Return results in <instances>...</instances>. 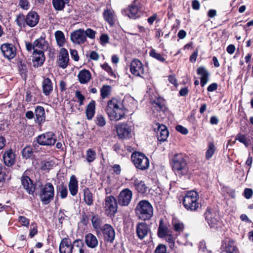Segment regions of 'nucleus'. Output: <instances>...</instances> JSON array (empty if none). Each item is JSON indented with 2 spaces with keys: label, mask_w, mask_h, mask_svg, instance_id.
I'll use <instances>...</instances> for the list:
<instances>
[{
  "label": "nucleus",
  "mask_w": 253,
  "mask_h": 253,
  "mask_svg": "<svg viewBox=\"0 0 253 253\" xmlns=\"http://www.w3.org/2000/svg\"><path fill=\"white\" fill-rule=\"evenodd\" d=\"M172 225L174 230L176 232L180 233L183 231L184 228L183 223L175 218H173L172 220Z\"/></svg>",
  "instance_id": "37998d69"
},
{
  "label": "nucleus",
  "mask_w": 253,
  "mask_h": 253,
  "mask_svg": "<svg viewBox=\"0 0 253 253\" xmlns=\"http://www.w3.org/2000/svg\"><path fill=\"white\" fill-rule=\"evenodd\" d=\"M32 61L35 67H39L42 65L45 61L44 52L42 50H35L33 53Z\"/></svg>",
  "instance_id": "412c9836"
},
{
  "label": "nucleus",
  "mask_w": 253,
  "mask_h": 253,
  "mask_svg": "<svg viewBox=\"0 0 253 253\" xmlns=\"http://www.w3.org/2000/svg\"><path fill=\"white\" fill-rule=\"evenodd\" d=\"M0 49L4 56L8 59H12L16 55V48L11 43H4L1 45Z\"/></svg>",
  "instance_id": "f3484780"
},
{
  "label": "nucleus",
  "mask_w": 253,
  "mask_h": 253,
  "mask_svg": "<svg viewBox=\"0 0 253 253\" xmlns=\"http://www.w3.org/2000/svg\"><path fill=\"white\" fill-rule=\"evenodd\" d=\"M3 159L6 166H11L15 163V154L12 150H8L4 153Z\"/></svg>",
  "instance_id": "c756f323"
},
{
  "label": "nucleus",
  "mask_w": 253,
  "mask_h": 253,
  "mask_svg": "<svg viewBox=\"0 0 253 253\" xmlns=\"http://www.w3.org/2000/svg\"><path fill=\"white\" fill-rule=\"evenodd\" d=\"M121 101L126 113V111L133 109L136 104V101L132 97L128 95L126 96Z\"/></svg>",
  "instance_id": "cd10ccee"
},
{
  "label": "nucleus",
  "mask_w": 253,
  "mask_h": 253,
  "mask_svg": "<svg viewBox=\"0 0 253 253\" xmlns=\"http://www.w3.org/2000/svg\"><path fill=\"white\" fill-rule=\"evenodd\" d=\"M91 222L94 229L97 230L99 228L101 229L102 220L99 215H93L91 219Z\"/></svg>",
  "instance_id": "09e8293b"
},
{
  "label": "nucleus",
  "mask_w": 253,
  "mask_h": 253,
  "mask_svg": "<svg viewBox=\"0 0 253 253\" xmlns=\"http://www.w3.org/2000/svg\"><path fill=\"white\" fill-rule=\"evenodd\" d=\"M151 104L152 114L154 117L158 118L159 116L161 115L162 112L165 108L164 100L162 97L157 98L152 101Z\"/></svg>",
  "instance_id": "9b49d317"
},
{
  "label": "nucleus",
  "mask_w": 253,
  "mask_h": 253,
  "mask_svg": "<svg viewBox=\"0 0 253 253\" xmlns=\"http://www.w3.org/2000/svg\"><path fill=\"white\" fill-rule=\"evenodd\" d=\"M117 133L121 139H126L132 136L131 127L124 123H120L116 126Z\"/></svg>",
  "instance_id": "1a4fd4ad"
},
{
  "label": "nucleus",
  "mask_w": 253,
  "mask_h": 253,
  "mask_svg": "<svg viewBox=\"0 0 253 253\" xmlns=\"http://www.w3.org/2000/svg\"><path fill=\"white\" fill-rule=\"evenodd\" d=\"M84 242L89 248L94 249L98 245V240L93 234L89 233L84 236Z\"/></svg>",
  "instance_id": "393cba45"
},
{
  "label": "nucleus",
  "mask_w": 253,
  "mask_h": 253,
  "mask_svg": "<svg viewBox=\"0 0 253 253\" xmlns=\"http://www.w3.org/2000/svg\"><path fill=\"white\" fill-rule=\"evenodd\" d=\"M175 129L178 132L184 135L187 134L188 133V130L181 125H177L175 126Z\"/></svg>",
  "instance_id": "69168bd1"
},
{
  "label": "nucleus",
  "mask_w": 253,
  "mask_h": 253,
  "mask_svg": "<svg viewBox=\"0 0 253 253\" xmlns=\"http://www.w3.org/2000/svg\"><path fill=\"white\" fill-rule=\"evenodd\" d=\"M204 215L211 228L217 229L221 227V221L213 210L208 207Z\"/></svg>",
  "instance_id": "423d86ee"
},
{
  "label": "nucleus",
  "mask_w": 253,
  "mask_h": 253,
  "mask_svg": "<svg viewBox=\"0 0 253 253\" xmlns=\"http://www.w3.org/2000/svg\"><path fill=\"white\" fill-rule=\"evenodd\" d=\"M84 201L88 206H91L93 204L92 194L88 188H85L84 190Z\"/></svg>",
  "instance_id": "c03bdc74"
},
{
  "label": "nucleus",
  "mask_w": 253,
  "mask_h": 253,
  "mask_svg": "<svg viewBox=\"0 0 253 253\" xmlns=\"http://www.w3.org/2000/svg\"><path fill=\"white\" fill-rule=\"evenodd\" d=\"M182 204L184 208L189 210L190 209V191H187L185 196H183Z\"/></svg>",
  "instance_id": "603ef678"
},
{
  "label": "nucleus",
  "mask_w": 253,
  "mask_h": 253,
  "mask_svg": "<svg viewBox=\"0 0 253 253\" xmlns=\"http://www.w3.org/2000/svg\"><path fill=\"white\" fill-rule=\"evenodd\" d=\"M55 38L57 45L59 47H62L64 45L66 40L64 34L61 31H57L55 33Z\"/></svg>",
  "instance_id": "58836bf2"
},
{
  "label": "nucleus",
  "mask_w": 253,
  "mask_h": 253,
  "mask_svg": "<svg viewBox=\"0 0 253 253\" xmlns=\"http://www.w3.org/2000/svg\"><path fill=\"white\" fill-rule=\"evenodd\" d=\"M133 184L135 188L139 193H144L146 192L147 187L143 181L135 179Z\"/></svg>",
  "instance_id": "ea45409f"
},
{
  "label": "nucleus",
  "mask_w": 253,
  "mask_h": 253,
  "mask_svg": "<svg viewBox=\"0 0 253 253\" xmlns=\"http://www.w3.org/2000/svg\"><path fill=\"white\" fill-rule=\"evenodd\" d=\"M36 139L37 143L42 146H52L56 141V136L52 132L40 134Z\"/></svg>",
  "instance_id": "6e6552de"
},
{
  "label": "nucleus",
  "mask_w": 253,
  "mask_h": 253,
  "mask_svg": "<svg viewBox=\"0 0 253 253\" xmlns=\"http://www.w3.org/2000/svg\"><path fill=\"white\" fill-rule=\"evenodd\" d=\"M131 159L135 167L140 170L147 169L149 167L148 158L142 153L133 152L131 155Z\"/></svg>",
  "instance_id": "39448f33"
},
{
  "label": "nucleus",
  "mask_w": 253,
  "mask_h": 253,
  "mask_svg": "<svg viewBox=\"0 0 253 253\" xmlns=\"http://www.w3.org/2000/svg\"><path fill=\"white\" fill-rule=\"evenodd\" d=\"M171 233V232L169 229L168 226L166 224H164L162 219H161L158 228V236L160 238H165L166 236Z\"/></svg>",
  "instance_id": "c85d7f7f"
},
{
  "label": "nucleus",
  "mask_w": 253,
  "mask_h": 253,
  "mask_svg": "<svg viewBox=\"0 0 253 253\" xmlns=\"http://www.w3.org/2000/svg\"><path fill=\"white\" fill-rule=\"evenodd\" d=\"M30 3L28 0H20L19 6L24 10H28L30 8Z\"/></svg>",
  "instance_id": "680f3d73"
},
{
  "label": "nucleus",
  "mask_w": 253,
  "mask_h": 253,
  "mask_svg": "<svg viewBox=\"0 0 253 253\" xmlns=\"http://www.w3.org/2000/svg\"><path fill=\"white\" fill-rule=\"evenodd\" d=\"M21 182L24 188L29 194H34L35 190V187L29 177L27 176H22Z\"/></svg>",
  "instance_id": "a878e982"
},
{
  "label": "nucleus",
  "mask_w": 253,
  "mask_h": 253,
  "mask_svg": "<svg viewBox=\"0 0 253 253\" xmlns=\"http://www.w3.org/2000/svg\"><path fill=\"white\" fill-rule=\"evenodd\" d=\"M135 210L138 218L143 220L150 219L153 215V207L147 200L140 201L137 204Z\"/></svg>",
  "instance_id": "f03ea898"
},
{
  "label": "nucleus",
  "mask_w": 253,
  "mask_h": 253,
  "mask_svg": "<svg viewBox=\"0 0 253 253\" xmlns=\"http://www.w3.org/2000/svg\"><path fill=\"white\" fill-rule=\"evenodd\" d=\"M149 55L151 57L158 60V61L165 62L166 61L165 58L162 55L156 52L154 49H152L149 52Z\"/></svg>",
  "instance_id": "3c124183"
},
{
  "label": "nucleus",
  "mask_w": 253,
  "mask_h": 253,
  "mask_svg": "<svg viewBox=\"0 0 253 253\" xmlns=\"http://www.w3.org/2000/svg\"><path fill=\"white\" fill-rule=\"evenodd\" d=\"M153 129L156 132L157 139L159 141H165L167 140L169 133L165 125L156 123L153 126Z\"/></svg>",
  "instance_id": "2eb2a0df"
},
{
  "label": "nucleus",
  "mask_w": 253,
  "mask_h": 253,
  "mask_svg": "<svg viewBox=\"0 0 253 253\" xmlns=\"http://www.w3.org/2000/svg\"><path fill=\"white\" fill-rule=\"evenodd\" d=\"M43 93L45 95H48L52 91L53 87L51 81L49 78H45L42 83Z\"/></svg>",
  "instance_id": "e433bc0d"
},
{
  "label": "nucleus",
  "mask_w": 253,
  "mask_h": 253,
  "mask_svg": "<svg viewBox=\"0 0 253 253\" xmlns=\"http://www.w3.org/2000/svg\"><path fill=\"white\" fill-rule=\"evenodd\" d=\"M85 36L90 39H94L95 38L96 32L90 28H87L84 31Z\"/></svg>",
  "instance_id": "052dcab7"
},
{
  "label": "nucleus",
  "mask_w": 253,
  "mask_h": 253,
  "mask_svg": "<svg viewBox=\"0 0 253 253\" xmlns=\"http://www.w3.org/2000/svg\"><path fill=\"white\" fill-rule=\"evenodd\" d=\"M96 158V152L92 149L87 150L85 154V159L86 161L90 163L93 162Z\"/></svg>",
  "instance_id": "49530a36"
},
{
  "label": "nucleus",
  "mask_w": 253,
  "mask_h": 253,
  "mask_svg": "<svg viewBox=\"0 0 253 253\" xmlns=\"http://www.w3.org/2000/svg\"><path fill=\"white\" fill-rule=\"evenodd\" d=\"M69 2L66 0H52V4L55 10L61 11L63 10L65 5Z\"/></svg>",
  "instance_id": "79ce46f5"
},
{
  "label": "nucleus",
  "mask_w": 253,
  "mask_h": 253,
  "mask_svg": "<svg viewBox=\"0 0 253 253\" xmlns=\"http://www.w3.org/2000/svg\"><path fill=\"white\" fill-rule=\"evenodd\" d=\"M166 252L167 247L163 244H159L154 251V253H166Z\"/></svg>",
  "instance_id": "0e129e2a"
},
{
  "label": "nucleus",
  "mask_w": 253,
  "mask_h": 253,
  "mask_svg": "<svg viewBox=\"0 0 253 253\" xmlns=\"http://www.w3.org/2000/svg\"><path fill=\"white\" fill-rule=\"evenodd\" d=\"M173 170L179 175H183L187 173L186 162L182 154H176L171 160Z\"/></svg>",
  "instance_id": "20e7f679"
},
{
  "label": "nucleus",
  "mask_w": 253,
  "mask_h": 253,
  "mask_svg": "<svg viewBox=\"0 0 253 253\" xmlns=\"http://www.w3.org/2000/svg\"><path fill=\"white\" fill-rule=\"evenodd\" d=\"M197 74L201 76L200 84L204 87L209 82L210 73L204 67L200 66L197 69Z\"/></svg>",
  "instance_id": "5701e85b"
},
{
  "label": "nucleus",
  "mask_w": 253,
  "mask_h": 253,
  "mask_svg": "<svg viewBox=\"0 0 253 253\" xmlns=\"http://www.w3.org/2000/svg\"><path fill=\"white\" fill-rule=\"evenodd\" d=\"M76 96L79 101V105L82 106L83 104V102L84 100V97L82 95L80 91H77L76 92Z\"/></svg>",
  "instance_id": "774afa93"
},
{
  "label": "nucleus",
  "mask_w": 253,
  "mask_h": 253,
  "mask_svg": "<svg viewBox=\"0 0 253 253\" xmlns=\"http://www.w3.org/2000/svg\"><path fill=\"white\" fill-rule=\"evenodd\" d=\"M100 91L101 97L105 99L110 94L111 87L109 85H103Z\"/></svg>",
  "instance_id": "864d4df0"
},
{
  "label": "nucleus",
  "mask_w": 253,
  "mask_h": 253,
  "mask_svg": "<svg viewBox=\"0 0 253 253\" xmlns=\"http://www.w3.org/2000/svg\"><path fill=\"white\" fill-rule=\"evenodd\" d=\"M101 67L103 70L107 72L110 76L112 77H115V74L114 72L113 71L111 67L107 63L102 64Z\"/></svg>",
  "instance_id": "13d9d810"
},
{
  "label": "nucleus",
  "mask_w": 253,
  "mask_h": 253,
  "mask_svg": "<svg viewBox=\"0 0 253 253\" xmlns=\"http://www.w3.org/2000/svg\"><path fill=\"white\" fill-rule=\"evenodd\" d=\"M132 193L131 190L126 188L123 190L118 196V203L121 206H128L132 199Z\"/></svg>",
  "instance_id": "4468645a"
},
{
  "label": "nucleus",
  "mask_w": 253,
  "mask_h": 253,
  "mask_svg": "<svg viewBox=\"0 0 253 253\" xmlns=\"http://www.w3.org/2000/svg\"><path fill=\"white\" fill-rule=\"evenodd\" d=\"M39 21V16L35 11H30L26 17V23L30 27H35Z\"/></svg>",
  "instance_id": "b1692460"
},
{
  "label": "nucleus",
  "mask_w": 253,
  "mask_h": 253,
  "mask_svg": "<svg viewBox=\"0 0 253 253\" xmlns=\"http://www.w3.org/2000/svg\"><path fill=\"white\" fill-rule=\"evenodd\" d=\"M69 189L71 194L74 196L78 191V181L74 175L71 176L69 183Z\"/></svg>",
  "instance_id": "72a5a7b5"
},
{
  "label": "nucleus",
  "mask_w": 253,
  "mask_h": 253,
  "mask_svg": "<svg viewBox=\"0 0 253 253\" xmlns=\"http://www.w3.org/2000/svg\"><path fill=\"white\" fill-rule=\"evenodd\" d=\"M78 77L79 81L81 84H85L90 81L91 78V75L88 70L83 69L79 72Z\"/></svg>",
  "instance_id": "2f4dec72"
},
{
  "label": "nucleus",
  "mask_w": 253,
  "mask_h": 253,
  "mask_svg": "<svg viewBox=\"0 0 253 253\" xmlns=\"http://www.w3.org/2000/svg\"><path fill=\"white\" fill-rule=\"evenodd\" d=\"M34 42L35 49L42 50L43 52L48 47L47 42L42 37L36 40Z\"/></svg>",
  "instance_id": "c9c22d12"
},
{
  "label": "nucleus",
  "mask_w": 253,
  "mask_h": 253,
  "mask_svg": "<svg viewBox=\"0 0 253 253\" xmlns=\"http://www.w3.org/2000/svg\"><path fill=\"white\" fill-rule=\"evenodd\" d=\"M36 117V122L40 125L43 123L45 121V115L44 109L41 106H37L35 110Z\"/></svg>",
  "instance_id": "473e14b6"
},
{
  "label": "nucleus",
  "mask_w": 253,
  "mask_h": 253,
  "mask_svg": "<svg viewBox=\"0 0 253 253\" xmlns=\"http://www.w3.org/2000/svg\"><path fill=\"white\" fill-rule=\"evenodd\" d=\"M101 230L105 242L113 243L115 238V232L113 227L108 224H104Z\"/></svg>",
  "instance_id": "f8f14e48"
},
{
  "label": "nucleus",
  "mask_w": 253,
  "mask_h": 253,
  "mask_svg": "<svg viewBox=\"0 0 253 253\" xmlns=\"http://www.w3.org/2000/svg\"><path fill=\"white\" fill-rule=\"evenodd\" d=\"M54 196V188L51 183L47 182L42 186L39 197L43 204H48L53 200Z\"/></svg>",
  "instance_id": "7ed1b4c3"
},
{
  "label": "nucleus",
  "mask_w": 253,
  "mask_h": 253,
  "mask_svg": "<svg viewBox=\"0 0 253 253\" xmlns=\"http://www.w3.org/2000/svg\"><path fill=\"white\" fill-rule=\"evenodd\" d=\"M22 156L25 159L30 158L33 154L32 149L30 146H26L23 149L22 151Z\"/></svg>",
  "instance_id": "5fc2aeb1"
},
{
  "label": "nucleus",
  "mask_w": 253,
  "mask_h": 253,
  "mask_svg": "<svg viewBox=\"0 0 253 253\" xmlns=\"http://www.w3.org/2000/svg\"><path fill=\"white\" fill-rule=\"evenodd\" d=\"M199 199L198 193L195 190H191V211H195L201 207V205L197 202Z\"/></svg>",
  "instance_id": "7c9ffc66"
},
{
  "label": "nucleus",
  "mask_w": 253,
  "mask_h": 253,
  "mask_svg": "<svg viewBox=\"0 0 253 253\" xmlns=\"http://www.w3.org/2000/svg\"><path fill=\"white\" fill-rule=\"evenodd\" d=\"M95 112V102L91 100L87 105L85 109V115L88 120L92 119Z\"/></svg>",
  "instance_id": "f704fd0d"
},
{
  "label": "nucleus",
  "mask_w": 253,
  "mask_h": 253,
  "mask_svg": "<svg viewBox=\"0 0 253 253\" xmlns=\"http://www.w3.org/2000/svg\"><path fill=\"white\" fill-rule=\"evenodd\" d=\"M236 140L243 143L246 147H249L252 143L251 140L247 137V134H243L241 132H239L236 135L235 140L233 142V144L235 143Z\"/></svg>",
  "instance_id": "4c0bfd02"
},
{
  "label": "nucleus",
  "mask_w": 253,
  "mask_h": 253,
  "mask_svg": "<svg viewBox=\"0 0 253 253\" xmlns=\"http://www.w3.org/2000/svg\"><path fill=\"white\" fill-rule=\"evenodd\" d=\"M144 67L142 62L137 59L132 60L130 65V71L135 76L142 77L144 74Z\"/></svg>",
  "instance_id": "ddd939ff"
},
{
  "label": "nucleus",
  "mask_w": 253,
  "mask_h": 253,
  "mask_svg": "<svg viewBox=\"0 0 253 253\" xmlns=\"http://www.w3.org/2000/svg\"><path fill=\"white\" fill-rule=\"evenodd\" d=\"M216 150V147L213 142H210L208 144V149L206 152L205 157L206 160H210Z\"/></svg>",
  "instance_id": "a18cd8bd"
},
{
  "label": "nucleus",
  "mask_w": 253,
  "mask_h": 253,
  "mask_svg": "<svg viewBox=\"0 0 253 253\" xmlns=\"http://www.w3.org/2000/svg\"><path fill=\"white\" fill-rule=\"evenodd\" d=\"M105 111L112 121H118L122 119L126 114L121 100L115 98L108 101Z\"/></svg>",
  "instance_id": "f257e3e1"
},
{
  "label": "nucleus",
  "mask_w": 253,
  "mask_h": 253,
  "mask_svg": "<svg viewBox=\"0 0 253 253\" xmlns=\"http://www.w3.org/2000/svg\"><path fill=\"white\" fill-rule=\"evenodd\" d=\"M15 21L18 26L24 27L26 23V18L23 14H19L17 16Z\"/></svg>",
  "instance_id": "6e6d98bb"
},
{
  "label": "nucleus",
  "mask_w": 253,
  "mask_h": 253,
  "mask_svg": "<svg viewBox=\"0 0 253 253\" xmlns=\"http://www.w3.org/2000/svg\"><path fill=\"white\" fill-rule=\"evenodd\" d=\"M18 221L22 226L25 227H28L30 224L29 219L24 216H19L18 218Z\"/></svg>",
  "instance_id": "bf43d9fd"
},
{
  "label": "nucleus",
  "mask_w": 253,
  "mask_h": 253,
  "mask_svg": "<svg viewBox=\"0 0 253 253\" xmlns=\"http://www.w3.org/2000/svg\"><path fill=\"white\" fill-rule=\"evenodd\" d=\"M58 192L59 196L62 199L65 198L68 194V190L66 186L61 185L59 186Z\"/></svg>",
  "instance_id": "4d7b16f0"
},
{
  "label": "nucleus",
  "mask_w": 253,
  "mask_h": 253,
  "mask_svg": "<svg viewBox=\"0 0 253 253\" xmlns=\"http://www.w3.org/2000/svg\"><path fill=\"white\" fill-rule=\"evenodd\" d=\"M127 11V15L130 18L135 19L141 15V12L135 2L129 5Z\"/></svg>",
  "instance_id": "bb28decb"
},
{
  "label": "nucleus",
  "mask_w": 253,
  "mask_h": 253,
  "mask_svg": "<svg viewBox=\"0 0 253 253\" xmlns=\"http://www.w3.org/2000/svg\"><path fill=\"white\" fill-rule=\"evenodd\" d=\"M103 208L107 215L110 216H114L118 208L116 198L113 196L106 197Z\"/></svg>",
  "instance_id": "0eeeda50"
},
{
  "label": "nucleus",
  "mask_w": 253,
  "mask_h": 253,
  "mask_svg": "<svg viewBox=\"0 0 253 253\" xmlns=\"http://www.w3.org/2000/svg\"><path fill=\"white\" fill-rule=\"evenodd\" d=\"M74 242L68 238H63L59 245L60 253H71L74 248Z\"/></svg>",
  "instance_id": "aec40b11"
},
{
  "label": "nucleus",
  "mask_w": 253,
  "mask_h": 253,
  "mask_svg": "<svg viewBox=\"0 0 253 253\" xmlns=\"http://www.w3.org/2000/svg\"><path fill=\"white\" fill-rule=\"evenodd\" d=\"M150 231V228L146 223L140 222L137 224L136 232L137 236L139 239H143L147 236Z\"/></svg>",
  "instance_id": "6ab92c4d"
},
{
  "label": "nucleus",
  "mask_w": 253,
  "mask_h": 253,
  "mask_svg": "<svg viewBox=\"0 0 253 253\" xmlns=\"http://www.w3.org/2000/svg\"><path fill=\"white\" fill-rule=\"evenodd\" d=\"M74 245L71 253H84V250H83L84 243L82 240L79 239L75 240Z\"/></svg>",
  "instance_id": "a19ab883"
},
{
  "label": "nucleus",
  "mask_w": 253,
  "mask_h": 253,
  "mask_svg": "<svg viewBox=\"0 0 253 253\" xmlns=\"http://www.w3.org/2000/svg\"><path fill=\"white\" fill-rule=\"evenodd\" d=\"M165 238L166 241L169 244V248L172 249L174 246V241L171 233L166 236Z\"/></svg>",
  "instance_id": "e2e57ef3"
},
{
  "label": "nucleus",
  "mask_w": 253,
  "mask_h": 253,
  "mask_svg": "<svg viewBox=\"0 0 253 253\" xmlns=\"http://www.w3.org/2000/svg\"><path fill=\"white\" fill-rule=\"evenodd\" d=\"M103 16L104 20L108 22L111 26L115 24L117 19V16L115 11L111 7L105 9L103 13Z\"/></svg>",
  "instance_id": "4be33fe9"
},
{
  "label": "nucleus",
  "mask_w": 253,
  "mask_h": 253,
  "mask_svg": "<svg viewBox=\"0 0 253 253\" xmlns=\"http://www.w3.org/2000/svg\"><path fill=\"white\" fill-rule=\"evenodd\" d=\"M94 122L100 127H103L106 124V119L104 116L101 114H97L95 118Z\"/></svg>",
  "instance_id": "de8ad7c7"
},
{
  "label": "nucleus",
  "mask_w": 253,
  "mask_h": 253,
  "mask_svg": "<svg viewBox=\"0 0 253 253\" xmlns=\"http://www.w3.org/2000/svg\"><path fill=\"white\" fill-rule=\"evenodd\" d=\"M55 166V164L53 161H44L42 162L41 169L42 170L48 171Z\"/></svg>",
  "instance_id": "8fccbe9b"
},
{
  "label": "nucleus",
  "mask_w": 253,
  "mask_h": 253,
  "mask_svg": "<svg viewBox=\"0 0 253 253\" xmlns=\"http://www.w3.org/2000/svg\"><path fill=\"white\" fill-rule=\"evenodd\" d=\"M70 37L71 41L76 44L84 43L86 41L84 31L83 29L73 31L71 33Z\"/></svg>",
  "instance_id": "dca6fc26"
},
{
  "label": "nucleus",
  "mask_w": 253,
  "mask_h": 253,
  "mask_svg": "<svg viewBox=\"0 0 253 253\" xmlns=\"http://www.w3.org/2000/svg\"><path fill=\"white\" fill-rule=\"evenodd\" d=\"M69 60V54L67 50L64 48H61L57 60L59 66L62 69H65L68 65Z\"/></svg>",
  "instance_id": "a211bd4d"
},
{
  "label": "nucleus",
  "mask_w": 253,
  "mask_h": 253,
  "mask_svg": "<svg viewBox=\"0 0 253 253\" xmlns=\"http://www.w3.org/2000/svg\"><path fill=\"white\" fill-rule=\"evenodd\" d=\"M253 195V191L251 188H245L244 191V196L247 199H250Z\"/></svg>",
  "instance_id": "338daca9"
},
{
  "label": "nucleus",
  "mask_w": 253,
  "mask_h": 253,
  "mask_svg": "<svg viewBox=\"0 0 253 253\" xmlns=\"http://www.w3.org/2000/svg\"><path fill=\"white\" fill-rule=\"evenodd\" d=\"M221 248L222 251L226 253H240L235 241L231 238H227L223 240Z\"/></svg>",
  "instance_id": "9d476101"
}]
</instances>
